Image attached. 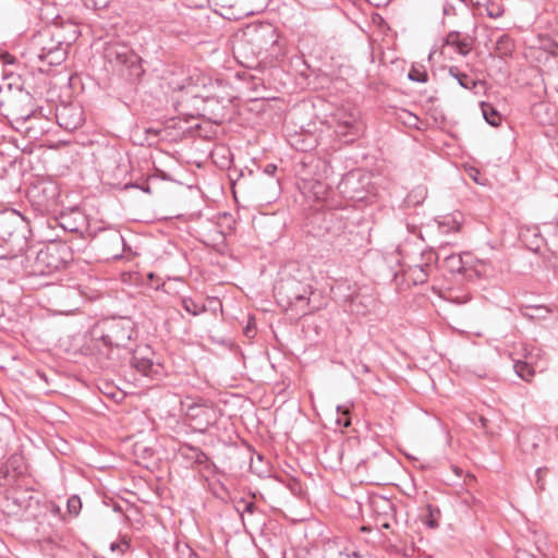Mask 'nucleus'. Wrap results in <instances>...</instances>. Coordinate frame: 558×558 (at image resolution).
Here are the masks:
<instances>
[{
    "label": "nucleus",
    "mask_w": 558,
    "mask_h": 558,
    "mask_svg": "<svg viewBox=\"0 0 558 558\" xmlns=\"http://www.w3.org/2000/svg\"><path fill=\"white\" fill-rule=\"evenodd\" d=\"M71 252L64 244L51 241L44 245H29L21 256L10 262L9 270L26 279L48 277L65 268Z\"/></svg>",
    "instance_id": "obj_1"
},
{
    "label": "nucleus",
    "mask_w": 558,
    "mask_h": 558,
    "mask_svg": "<svg viewBox=\"0 0 558 558\" xmlns=\"http://www.w3.org/2000/svg\"><path fill=\"white\" fill-rule=\"evenodd\" d=\"M134 323L128 317H108L97 322L92 330L94 347L109 360H114V350L125 349L132 340Z\"/></svg>",
    "instance_id": "obj_2"
},
{
    "label": "nucleus",
    "mask_w": 558,
    "mask_h": 558,
    "mask_svg": "<svg viewBox=\"0 0 558 558\" xmlns=\"http://www.w3.org/2000/svg\"><path fill=\"white\" fill-rule=\"evenodd\" d=\"M307 231L333 250L342 251L350 243L348 221L338 211H316L307 220Z\"/></svg>",
    "instance_id": "obj_3"
},
{
    "label": "nucleus",
    "mask_w": 558,
    "mask_h": 558,
    "mask_svg": "<svg viewBox=\"0 0 558 558\" xmlns=\"http://www.w3.org/2000/svg\"><path fill=\"white\" fill-rule=\"evenodd\" d=\"M25 232L26 223L17 211L0 213V259L5 262L4 268L9 269L10 262L27 248Z\"/></svg>",
    "instance_id": "obj_4"
},
{
    "label": "nucleus",
    "mask_w": 558,
    "mask_h": 558,
    "mask_svg": "<svg viewBox=\"0 0 558 558\" xmlns=\"http://www.w3.org/2000/svg\"><path fill=\"white\" fill-rule=\"evenodd\" d=\"M313 288L295 278H287L275 286V295L278 303L287 308H298L303 315L311 313L310 295L313 294Z\"/></svg>",
    "instance_id": "obj_5"
},
{
    "label": "nucleus",
    "mask_w": 558,
    "mask_h": 558,
    "mask_svg": "<svg viewBox=\"0 0 558 558\" xmlns=\"http://www.w3.org/2000/svg\"><path fill=\"white\" fill-rule=\"evenodd\" d=\"M106 59L130 82H136L144 74L142 58L124 45H112L106 49Z\"/></svg>",
    "instance_id": "obj_6"
},
{
    "label": "nucleus",
    "mask_w": 558,
    "mask_h": 558,
    "mask_svg": "<svg viewBox=\"0 0 558 558\" xmlns=\"http://www.w3.org/2000/svg\"><path fill=\"white\" fill-rule=\"evenodd\" d=\"M72 32L69 36L63 34L62 28L54 27L53 29H47L37 34L33 38V47L36 52H49L57 48L71 46L80 35V31L76 25L71 24Z\"/></svg>",
    "instance_id": "obj_7"
},
{
    "label": "nucleus",
    "mask_w": 558,
    "mask_h": 558,
    "mask_svg": "<svg viewBox=\"0 0 558 558\" xmlns=\"http://www.w3.org/2000/svg\"><path fill=\"white\" fill-rule=\"evenodd\" d=\"M28 196L37 210L45 213L54 209L60 197V189L57 182L44 180L34 184Z\"/></svg>",
    "instance_id": "obj_8"
},
{
    "label": "nucleus",
    "mask_w": 558,
    "mask_h": 558,
    "mask_svg": "<svg viewBox=\"0 0 558 558\" xmlns=\"http://www.w3.org/2000/svg\"><path fill=\"white\" fill-rule=\"evenodd\" d=\"M185 415L193 424V428L205 434L210 426L215 425L218 415L215 408L207 401L199 400L197 402L185 403Z\"/></svg>",
    "instance_id": "obj_9"
},
{
    "label": "nucleus",
    "mask_w": 558,
    "mask_h": 558,
    "mask_svg": "<svg viewBox=\"0 0 558 558\" xmlns=\"http://www.w3.org/2000/svg\"><path fill=\"white\" fill-rule=\"evenodd\" d=\"M56 119L60 128L71 132L83 124L84 112L77 104H61L56 108Z\"/></svg>",
    "instance_id": "obj_10"
},
{
    "label": "nucleus",
    "mask_w": 558,
    "mask_h": 558,
    "mask_svg": "<svg viewBox=\"0 0 558 558\" xmlns=\"http://www.w3.org/2000/svg\"><path fill=\"white\" fill-rule=\"evenodd\" d=\"M368 183L369 177L356 170L345 173L339 182L338 187L348 198L362 199Z\"/></svg>",
    "instance_id": "obj_11"
},
{
    "label": "nucleus",
    "mask_w": 558,
    "mask_h": 558,
    "mask_svg": "<svg viewBox=\"0 0 558 558\" xmlns=\"http://www.w3.org/2000/svg\"><path fill=\"white\" fill-rule=\"evenodd\" d=\"M54 222L58 227L70 233H83L87 229L86 217L76 207L62 211L54 218Z\"/></svg>",
    "instance_id": "obj_12"
},
{
    "label": "nucleus",
    "mask_w": 558,
    "mask_h": 558,
    "mask_svg": "<svg viewBox=\"0 0 558 558\" xmlns=\"http://www.w3.org/2000/svg\"><path fill=\"white\" fill-rule=\"evenodd\" d=\"M149 345L138 347L131 353L130 365L144 376L153 377L158 374V365L154 363Z\"/></svg>",
    "instance_id": "obj_13"
},
{
    "label": "nucleus",
    "mask_w": 558,
    "mask_h": 558,
    "mask_svg": "<svg viewBox=\"0 0 558 558\" xmlns=\"http://www.w3.org/2000/svg\"><path fill=\"white\" fill-rule=\"evenodd\" d=\"M445 44L454 47L459 54L465 57L472 50L473 38L458 31H452L446 36Z\"/></svg>",
    "instance_id": "obj_14"
},
{
    "label": "nucleus",
    "mask_w": 558,
    "mask_h": 558,
    "mask_svg": "<svg viewBox=\"0 0 558 558\" xmlns=\"http://www.w3.org/2000/svg\"><path fill=\"white\" fill-rule=\"evenodd\" d=\"M70 47L71 46L57 48L54 50H50L49 52H36L38 61L48 66L46 70L43 68H39V70L48 71L51 66L60 65L65 61Z\"/></svg>",
    "instance_id": "obj_15"
},
{
    "label": "nucleus",
    "mask_w": 558,
    "mask_h": 558,
    "mask_svg": "<svg viewBox=\"0 0 558 558\" xmlns=\"http://www.w3.org/2000/svg\"><path fill=\"white\" fill-rule=\"evenodd\" d=\"M179 452L184 460L194 462L198 465H205L209 461L208 456L201 448L190 444H183L180 447Z\"/></svg>",
    "instance_id": "obj_16"
},
{
    "label": "nucleus",
    "mask_w": 558,
    "mask_h": 558,
    "mask_svg": "<svg viewBox=\"0 0 558 558\" xmlns=\"http://www.w3.org/2000/svg\"><path fill=\"white\" fill-rule=\"evenodd\" d=\"M449 74L456 78L459 85L465 89L472 90L476 87L477 81L471 77L469 74L461 72L458 66H450Z\"/></svg>",
    "instance_id": "obj_17"
},
{
    "label": "nucleus",
    "mask_w": 558,
    "mask_h": 558,
    "mask_svg": "<svg viewBox=\"0 0 558 558\" xmlns=\"http://www.w3.org/2000/svg\"><path fill=\"white\" fill-rule=\"evenodd\" d=\"M270 0H241V9L245 14H258L269 4Z\"/></svg>",
    "instance_id": "obj_18"
},
{
    "label": "nucleus",
    "mask_w": 558,
    "mask_h": 558,
    "mask_svg": "<svg viewBox=\"0 0 558 558\" xmlns=\"http://www.w3.org/2000/svg\"><path fill=\"white\" fill-rule=\"evenodd\" d=\"M481 109L485 121L492 126H497L501 122V116L496 108L485 101L481 102Z\"/></svg>",
    "instance_id": "obj_19"
},
{
    "label": "nucleus",
    "mask_w": 558,
    "mask_h": 558,
    "mask_svg": "<svg viewBox=\"0 0 558 558\" xmlns=\"http://www.w3.org/2000/svg\"><path fill=\"white\" fill-rule=\"evenodd\" d=\"M515 374L525 381H531L535 369L529 361H515L513 365Z\"/></svg>",
    "instance_id": "obj_20"
},
{
    "label": "nucleus",
    "mask_w": 558,
    "mask_h": 558,
    "mask_svg": "<svg viewBox=\"0 0 558 558\" xmlns=\"http://www.w3.org/2000/svg\"><path fill=\"white\" fill-rule=\"evenodd\" d=\"M550 310L544 305H525L522 315L530 319L545 318Z\"/></svg>",
    "instance_id": "obj_21"
},
{
    "label": "nucleus",
    "mask_w": 558,
    "mask_h": 558,
    "mask_svg": "<svg viewBox=\"0 0 558 558\" xmlns=\"http://www.w3.org/2000/svg\"><path fill=\"white\" fill-rule=\"evenodd\" d=\"M514 48V44L512 38L507 35L502 34L499 36L496 40V50L501 54H510Z\"/></svg>",
    "instance_id": "obj_22"
},
{
    "label": "nucleus",
    "mask_w": 558,
    "mask_h": 558,
    "mask_svg": "<svg viewBox=\"0 0 558 558\" xmlns=\"http://www.w3.org/2000/svg\"><path fill=\"white\" fill-rule=\"evenodd\" d=\"M408 78L417 83H426L428 81V74L424 65L414 64L408 73Z\"/></svg>",
    "instance_id": "obj_23"
},
{
    "label": "nucleus",
    "mask_w": 558,
    "mask_h": 558,
    "mask_svg": "<svg viewBox=\"0 0 558 558\" xmlns=\"http://www.w3.org/2000/svg\"><path fill=\"white\" fill-rule=\"evenodd\" d=\"M236 510L241 513L242 520H244V515H254L259 512L255 502L246 499L239 500Z\"/></svg>",
    "instance_id": "obj_24"
},
{
    "label": "nucleus",
    "mask_w": 558,
    "mask_h": 558,
    "mask_svg": "<svg viewBox=\"0 0 558 558\" xmlns=\"http://www.w3.org/2000/svg\"><path fill=\"white\" fill-rule=\"evenodd\" d=\"M277 171V166L275 163H268L263 170V173L269 178V185L274 190V193L269 196L272 197L276 195V191L279 184V181L274 178V174Z\"/></svg>",
    "instance_id": "obj_25"
},
{
    "label": "nucleus",
    "mask_w": 558,
    "mask_h": 558,
    "mask_svg": "<svg viewBox=\"0 0 558 558\" xmlns=\"http://www.w3.org/2000/svg\"><path fill=\"white\" fill-rule=\"evenodd\" d=\"M182 306L187 313L194 316L201 314L204 311V306L199 305L191 298L182 299Z\"/></svg>",
    "instance_id": "obj_26"
},
{
    "label": "nucleus",
    "mask_w": 558,
    "mask_h": 558,
    "mask_svg": "<svg viewBox=\"0 0 558 558\" xmlns=\"http://www.w3.org/2000/svg\"><path fill=\"white\" fill-rule=\"evenodd\" d=\"M399 119L404 123L405 125L410 128H418L417 123L420 122V119L417 116L413 114L412 112L403 109L401 110L399 114Z\"/></svg>",
    "instance_id": "obj_27"
},
{
    "label": "nucleus",
    "mask_w": 558,
    "mask_h": 558,
    "mask_svg": "<svg viewBox=\"0 0 558 558\" xmlns=\"http://www.w3.org/2000/svg\"><path fill=\"white\" fill-rule=\"evenodd\" d=\"M448 267L452 272H462L464 271V265L462 257L460 255H450L447 258Z\"/></svg>",
    "instance_id": "obj_28"
},
{
    "label": "nucleus",
    "mask_w": 558,
    "mask_h": 558,
    "mask_svg": "<svg viewBox=\"0 0 558 558\" xmlns=\"http://www.w3.org/2000/svg\"><path fill=\"white\" fill-rule=\"evenodd\" d=\"M484 11L490 19H497L504 14V8L499 3L495 2H487L484 5Z\"/></svg>",
    "instance_id": "obj_29"
},
{
    "label": "nucleus",
    "mask_w": 558,
    "mask_h": 558,
    "mask_svg": "<svg viewBox=\"0 0 558 558\" xmlns=\"http://www.w3.org/2000/svg\"><path fill=\"white\" fill-rule=\"evenodd\" d=\"M338 414H341V416L337 417V424L341 425L343 427H348L351 424L350 417H349V410L348 408L343 405L337 407Z\"/></svg>",
    "instance_id": "obj_30"
},
{
    "label": "nucleus",
    "mask_w": 558,
    "mask_h": 558,
    "mask_svg": "<svg viewBox=\"0 0 558 558\" xmlns=\"http://www.w3.org/2000/svg\"><path fill=\"white\" fill-rule=\"evenodd\" d=\"M66 506H68V510H69L70 513L78 514V512H80V510L82 508V502H81L80 497L76 496V495L71 496L68 499Z\"/></svg>",
    "instance_id": "obj_31"
},
{
    "label": "nucleus",
    "mask_w": 558,
    "mask_h": 558,
    "mask_svg": "<svg viewBox=\"0 0 558 558\" xmlns=\"http://www.w3.org/2000/svg\"><path fill=\"white\" fill-rule=\"evenodd\" d=\"M84 5L93 10H101L109 5L111 0H82Z\"/></svg>",
    "instance_id": "obj_32"
},
{
    "label": "nucleus",
    "mask_w": 558,
    "mask_h": 558,
    "mask_svg": "<svg viewBox=\"0 0 558 558\" xmlns=\"http://www.w3.org/2000/svg\"><path fill=\"white\" fill-rule=\"evenodd\" d=\"M216 7L222 9H232L239 7L241 9V0H209Z\"/></svg>",
    "instance_id": "obj_33"
},
{
    "label": "nucleus",
    "mask_w": 558,
    "mask_h": 558,
    "mask_svg": "<svg viewBox=\"0 0 558 558\" xmlns=\"http://www.w3.org/2000/svg\"><path fill=\"white\" fill-rule=\"evenodd\" d=\"M459 223L451 219H447L439 222V229L441 230L442 233H449L450 231H459Z\"/></svg>",
    "instance_id": "obj_34"
},
{
    "label": "nucleus",
    "mask_w": 558,
    "mask_h": 558,
    "mask_svg": "<svg viewBox=\"0 0 558 558\" xmlns=\"http://www.w3.org/2000/svg\"><path fill=\"white\" fill-rule=\"evenodd\" d=\"M339 558H365V555L360 550L345 548L339 553Z\"/></svg>",
    "instance_id": "obj_35"
},
{
    "label": "nucleus",
    "mask_w": 558,
    "mask_h": 558,
    "mask_svg": "<svg viewBox=\"0 0 558 558\" xmlns=\"http://www.w3.org/2000/svg\"><path fill=\"white\" fill-rule=\"evenodd\" d=\"M34 113L35 111H31L25 114L13 112V116L16 123L24 124Z\"/></svg>",
    "instance_id": "obj_36"
},
{
    "label": "nucleus",
    "mask_w": 558,
    "mask_h": 558,
    "mask_svg": "<svg viewBox=\"0 0 558 558\" xmlns=\"http://www.w3.org/2000/svg\"><path fill=\"white\" fill-rule=\"evenodd\" d=\"M442 12H444V15H453V14H456V5H454V3L452 1L447 0L444 3Z\"/></svg>",
    "instance_id": "obj_37"
},
{
    "label": "nucleus",
    "mask_w": 558,
    "mask_h": 558,
    "mask_svg": "<svg viewBox=\"0 0 558 558\" xmlns=\"http://www.w3.org/2000/svg\"><path fill=\"white\" fill-rule=\"evenodd\" d=\"M0 60L4 64H14L16 62V58L14 56L10 54L9 52H2L0 54Z\"/></svg>",
    "instance_id": "obj_38"
},
{
    "label": "nucleus",
    "mask_w": 558,
    "mask_h": 558,
    "mask_svg": "<svg viewBox=\"0 0 558 558\" xmlns=\"http://www.w3.org/2000/svg\"><path fill=\"white\" fill-rule=\"evenodd\" d=\"M428 512H429V518L426 521L427 526H429V527L438 526L437 521L434 519V509L430 505H428Z\"/></svg>",
    "instance_id": "obj_39"
},
{
    "label": "nucleus",
    "mask_w": 558,
    "mask_h": 558,
    "mask_svg": "<svg viewBox=\"0 0 558 558\" xmlns=\"http://www.w3.org/2000/svg\"><path fill=\"white\" fill-rule=\"evenodd\" d=\"M417 271L420 274L416 276V280H420L421 282H424L426 280V277H427V274L425 272L424 267L423 266H418L417 267Z\"/></svg>",
    "instance_id": "obj_40"
},
{
    "label": "nucleus",
    "mask_w": 558,
    "mask_h": 558,
    "mask_svg": "<svg viewBox=\"0 0 558 558\" xmlns=\"http://www.w3.org/2000/svg\"><path fill=\"white\" fill-rule=\"evenodd\" d=\"M548 472V468L544 466V468H538L536 470V476H537V483H541V480H542V475L544 473H547ZM541 488H543V484H539Z\"/></svg>",
    "instance_id": "obj_41"
},
{
    "label": "nucleus",
    "mask_w": 558,
    "mask_h": 558,
    "mask_svg": "<svg viewBox=\"0 0 558 558\" xmlns=\"http://www.w3.org/2000/svg\"><path fill=\"white\" fill-rule=\"evenodd\" d=\"M122 546H124V547H129L128 542H126V541H123V542H122V544L112 543V544L110 545V549H111L112 551L118 550V549H119V550H121V551H123V549L121 548Z\"/></svg>",
    "instance_id": "obj_42"
},
{
    "label": "nucleus",
    "mask_w": 558,
    "mask_h": 558,
    "mask_svg": "<svg viewBox=\"0 0 558 558\" xmlns=\"http://www.w3.org/2000/svg\"><path fill=\"white\" fill-rule=\"evenodd\" d=\"M112 242L116 243V244H124V239L121 234L119 233H113L112 234Z\"/></svg>",
    "instance_id": "obj_43"
},
{
    "label": "nucleus",
    "mask_w": 558,
    "mask_h": 558,
    "mask_svg": "<svg viewBox=\"0 0 558 558\" xmlns=\"http://www.w3.org/2000/svg\"><path fill=\"white\" fill-rule=\"evenodd\" d=\"M384 502L391 511L395 510V505L389 499H384Z\"/></svg>",
    "instance_id": "obj_44"
},
{
    "label": "nucleus",
    "mask_w": 558,
    "mask_h": 558,
    "mask_svg": "<svg viewBox=\"0 0 558 558\" xmlns=\"http://www.w3.org/2000/svg\"><path fill=\"white\" fill-rule=\"evenodd\" d=\"M141 189H142V191H144V192H146V193H150V187H149V185L142 186Z\"/></svg>",
    "instance_id": "obj_45"
},
{
    "label": "nucleus",
    "mask_w": 558,
    "mask_h": 558,
    "mask_svg": "<svg viewBox=\"0 0 558 558\" xmlns=\"http://www.w3.org/2000/svg\"><path fill=\"white\" fill-rule=\"evenodd\" d=\"M554 435H555L556 439L558 440V426H557V427H555V429H554Z\"/></svg>",
    "instance_id": "obj_46"
},
{
    "label": "nucleus",
    "mask_w": 558,
    "mask_h": 558,
    "mask_svg": "<svg viewBox=\"0 0 558 558\" xmlns=\"http://www.w3.org/2000/svg\"><path fill=\"white\" fill-rule=\"evenodd\" d=\"M361 531H362V532H367V531H369V527H367V526H362V527H361Z\"/></svg>",
    "instance_id": "obj_47"
},
{
    "label": "nucleus",
    "mask_w": 558,
    "mask_h": 558,
    "mask_svg": "<svg viewBox=\"0 0 558 558\" xmlns=\"http://www.w3.org/2000/svg\"><path fill=\"white\" fill-rule=\"evenodd\" d=\"M251 331H252V330L250 329V327H247V328H246V330H245V335H246V336H250V332H251Z\"/></svg>",
    "instance_id": "obj_48"
},
{
    "label": "nucleus",
    "mask_w": 558,
    "mask_h": 558,
    "mask_svg": "<svg viewBox=\"0 0 558 558\" xmlns=\"http://www.w3.org/2000/svg\"><path fill=\"white\" fill-rule=\"evenodd\" d=\"M52 508H53V512L59 511V507H57L56 505H53Z\"/></svg>",
    "instance_id": "obj_49"
},
{
    "label": "nucleus",
    "mask_w": 558,
    "mask_h": 558,
    "mask_svg": "<svg viewBox=\"0 0 558 558\" xmlns=\"http://www.w3.org/2000/svg\"><path fill=\"white\" fill-rule=\"evenodd\" d=\"M52 508H53V512L59 511V507H57L56 505H53Z\"/></svg>",
    "instance_id": "obj_50"
},
{
    "label": "nucleus",
    "mask_w": 558,
    "mask_h": 558,
    "mask_svg": "<svg viewBox=\"0 0 558 558\" xmlns=\"http://www.w3.org/2000/svg\"><path fill=\"white\" fill-rule=\"evenodd\" d=\"M383 527H384V529H389V527H390V525H389V523H385V524H383Z\"/></svg>",
    "instance_id": "obj_51"
},
{
    "label": "nucleus",
    "mask_w": 558,
    "mask_h": 558,
    "mask_svg": "<svg viewBox=\"0 0 558 558\" xmlns=\"http://www.w3.org/2000/svg\"><path fill=\"white\" fill-rule=\"evenodd\" d=\"M49 282H43V283H39V286H48Z\"/></svg>",
    "instance_id": "obj_52"
}]
</instances>
